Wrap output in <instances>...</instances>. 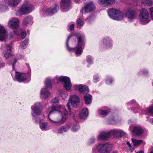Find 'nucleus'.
Returning a JSON list of instances; mask_svg holds the SVG:
<instances>
[{
	"label": "nucleus",
	"instance_id": "obj_1",
	"mask_svg": "<svg viewBox=\"0 0 153 153\" xmlns=\"http://www.w3.org/2000/svg\"><path fill=\"white\" fill-rule=\"evenodd\" d=\"M63 105H58L56 107H49L47 111L49 113L48 118L50 121L55 124L61 125L64 123L68 119V113Z\"/></svg>",
	"mask_w": 153,
	"mask_h": 153
},
{
	"label": "nucleus",
	"instance_id": "obj_2",
	"mask_svg": "<svg viewBox=\"0 0 153 153\" xmlns=\"http://www.w3.org/2000/svg\"><path fill=\"white\" fill-rule=\"evenodd\" d=\"M73 36L72 34L69 35L68 38L66 42V46L68 49L70 51H74L76 54H81L82 53L83 48L85 45V37L83 35H81L77 38L78 43L77 46L75 48H70L68 46V41L69 39Z\"/></svg>",
	"mask_w": 153,
	"mask_h": 153
},
{
	"label": "nucleus",
	"instance_id": "obj_3",
	"mask_svg": "<svg viewBox=\"0 0 153 153\" xmlns=\"http://www.w3.org/2000/svg\"><path fill=\"white\" fill-rule=\"evenodd\" d=\"M113 147V145L108 143H99L93 149V153L98 152L100 153H109Z\"/></svg>",
	"mask_w": 153,
	"mask_h": 153
},
{
	"label": "nucleus",
	"instance_id": "obj_4",
	"mask_svg": "<svg viewBox=\"0 0 153 153\" xmlns=\"http://www.w3.org/2000/svg\"><path fill=\"white\" fill-rule=\"evenodd\" d=\"M108 13L109 16L112 19L121 20L124 17V14L119 10H116L114 8L109 9Z\"/></svg>",
	"mask_w": 153,
	"mask_h": 153
},
{
	"label": "nucleus",
	"instance_id": "obj_5",
	"mask_svg": "<svg viewBox=\"0 0 153 153\" xmlns=\"http://www.w3.org/2000/svg\"><path fill=\"white\" fill-rule=\"evenodd\" d=\"M32 10V5L26 2L22 4L21 7L16 12V14L17 16L27 14L30 13Z\"/></svg>",
	"mask_w": 153,
	"mask_h": 153
},
{
	"label": "nucleus",
	"instance_id": "obj_6",
	"mask_svg": "<svg viewBox=\"0 0 153 153\" xmlns=\"http://www.w3.org/2000/svg\"><path fill=\"white\" fill-rule=\"evenodd\" d=\"M139 18L141 23L143 24L148 23L150 21L149 13L145 8H142L140 10Z\"/></svg>",
	"mask_w": 153,
	"mask_h": 153
},
{
	"label": "nucleus",
	"instance_id": "obj_7",
	"mask_svg": "<svg viewBox=\"0 0 153 153\" xmlns=\"http://www.w3.org/2000/svg\"><path fill=\"white\" fill-rule=\"evenodd\" d=\"M79 102V98L77 95L73 94L70 96L68 102L66 105V106L69 111L70 112L69 113V115H72V114L71 112V109L70 105V104H71L73 107H76Z\"/></svg>",
	"mask_w": 153,
	"mask_h": 153
},
{
	"label": "nucleus",
	"instance_id": "obj_8",
	"mask_svg": "<svg viewBox=\"0 0 153 153\" xmlns=\"http://www.w3.org/2000/svg\"><path fill=\"white\" fill-rule=\"evenodd\" d=\"M42 104V102H37L31 106V108L32 110V114L34 117L41 114L42 110L41 108Z\"/></svg>",
	"mask_w": 153,
	"mask_h": 153
},
{
	"label": "nucleus",
	"instance_id": "obj_9",
	"mask_svg": "<svg viewBox=\"0 0 153 153\" xmlns=\"http://www.w3.org/2000/svg\"><path fill=\"white\" fill-rule=\"evenodd\" d=\"M96 9L95 6L92 1L86 2L84 5L83 7L81 10V12L85 13L94 11Z\"/></svg>",
	"mask_w": 153,
	"mask_h": 153
},
{
	"label": "nucleus",
	"instance_id": "obj_10",
	"mask_svg": "<svg viewBox=\"0 0 153 153\" xmlns=\"http://www.w3.org/2000/svg\"><path fill=\"white\" fill-rule=\"evenodd\" d=\"M59 81L64 82V87L67 90H70L71 87L70 78L67 76H61L58 78Z\"/></svg>",
	"mask_w": 153,
	"mask_h": 153
},
{
	"label": "nucleus",
	"instance_id": "obj_11",
	"mask_svg": "<svg viewBox=\"0 0 153 153\" xmlns=\"http://www.w3.org/2000/svg\"><path fill=\"white\" fill-rule=\"evenodd\" d=\"M20 22L19 20L16 17H14L10 20L8 22V26L11 28L15 29H19L17 28Z\"/></svg>",
	"mask_w": 153,
	"mask_h": 153
},
{
	"label": "nucleus",
	"instance_id": "obj_12",
	"mask_svg": "<svg viewBox=\"0 0 153 153\" xmlns=\"http://www.w3.org/2000/svg\"><path fill=\"white\" fill-rule=\"evenodd\" d=\"M97 2L101 6L106 7L114 4L115 1V0H97Z\"/></svg>",
	"mask_w": 153,
	"mask_h": 153
},
{
	"label": "nucleus",
	"instance_id": "obj_13",
	"mask_svg": "<svg viewBox=\"0 0 153 153\" xmlns=\"http://www.w3.org/2000/svg\"><path fill=\"white\" fill-rule=\"evenodd\" d=\"M126 16L129 19L132 20L135 19L137 16V13L134 10L130 9L126 11Z\"/></svg>",
	"mask_w": 153,
	"mask_h": 153
},
{
	"label": "nucleus",
	"instance_id": "obj_14",
	"mask_svg": "<svg viewBox=\"0 0 153 153\" xmlns=\"http://www.w3.org/2000/svg\"><path fill=\"white\" fill-rule=\"evenodd\" d=\"M15 79L19 82L25 81L26 79V76L25 74L15 72Z\"/></svg>",
	"mask_w": 153,
	"mask_h": 153
},
{
	"label": "nucleus",
	"instance_id": "obj_15",
	"mask_svg": "<svg viewBox=\"0 0 153 153\" xmlns=\"http://www.w3.org/2000/svg\"><path fill=\"white\" fill-rule=\"evenodd\" d=\"M7 36V34L4 27L0 25V40H5Z\"/></svg>",
	"mask_w": 153,
	"mask_h": 153
},
{
	"label": "nucleus",
	"instance_id": "obj_16",
	"mask_svg": "<svg viewBox=\"0 0 153 153\" xmlns=\"http://www.w3.org/2000/svg\"><path fill=\"white\" fill-rule=\"evenodd\" d=\"M110 136L109 132L102 131L100 133L98 136V139L99 140H107Z\"/></svg>",
	"mask_w": 153,
	"mask_h": 153
},
{
	"label": "nucleus",
	"instance_id": "obj_17",
	"mask_svg": "<svg viewBox=\"0 0 153 153\" xmlns=\"http://www.w3.org/2000/svg\"><path fill=\"white\" fill-rule=\"evenodd\" d=\"M75 89L78 90L79 92L83 93H87L89 92L88 88L86 86H82L80 85L75 86Z\"/></svg>",
	"mask_w": 153,
	"mask_h": 153
},
{
	"label": "nucleus",
	"instance_id": "obj_18",
	"mask_svg": "<svg viewBox=\"0 0 153 153\" xmlns=\"http://www.w3.org/2000/svg\"><path fill=\"white\" fill-rule=\"evenodd\" d=\"M103 42L104 47L106 48H110L112 46V41L108 37L105 38L103 39Z\"/></svg>",
	"mask_w": 153,
	"mask_h": 153
},
{
	"label": "nucleus",
	"instance_id": "obj_19",
	"mask_svg": "<svg viewBox=\"0 0 153 153\" xmlns=\"http://www.w3.org/2000/svg\"><path fill=\"white\" fill-rule=\"evenodd\" d=\"M14 32L16 35L20 36L22 39H24L26 36L25 31L24 30H21L20 28L15 29Z\"/></svg>",
	"mask_w": 153,
	"mask_h": 153
},
{
	"label": "nucleus",
	"instance_id": "obj_20",
	"mask_svg": "<svg viewBox=\"0 0 153 153\" xmlns=\"http://www.w3.org/2000/svg\"><path fill=\"white\" fill-rule=\"evenodd\" d=\"M50 95V92L45 88H43L40 91V97L42 98L47 99L49 97Z\"/></svg>",
	"mask_w": 153,
	"mask_h": 153
},
{
	"label": "nucleus",
	"instance_id": "obj_21",
	"mask_svg": "<svg viewBox=\"0 0 153 153\" xmlns=\"http://www.w3.org/2000/svg\"><path fill=\"white\" fill-rule=\"evenodd\" d=\"M88 111L87 108L82 109L79 112V116L81 119H85L87 117Z\"/></svg>",
	"mask_w": 153,
	"mask_h": 153
},
{
	"label": "nucleus",
	"instance_id": "obj_22",
	"mask_svg": "<svg viewBox=\"0 0 153 153\" xmlns=\"http://www.w3.org/2000/svg\"><path fill=\"white\" fill-rule=\"evenodd\" d=\"M70 127L71 124L70 123L66 124L59 128L57 132L59 134L64 133L68 130Z\"/></svg>",
	"mask_w": 153,
	"mask_h": 153
},
{
	"label": "nucleus",
	"instance_id": "obj_23",
	"mask_svg": "<svg viewBox=\"0 0 153 153\" xmlns=\"http://www.w3.org/2000/svg\"><path fill=\"white\" fill-rule=\"evenodd\" d=\"M71 4L70 0H62L61 6L63 9H67Z\"/></svg>",
	"mask_w": 153,
	"mask_h": 153
},
{
	"label": "nucleus",
	"instance_id": "obj_24",
	"mask_svg": "<svg viewBox=\"0 0 153 153\" xmlns=\"http://www.w3.org/2000/svg\"><path fill=\"white\" fill-rule=\"evenodd\" d=\"M143 131L140 127H135L134 128L132 133L136 136H139L142 134Z\"/></svg>",
	"mask_w": 153,
	"mask_h": 153
},
{
	"label": "nucleus",
	"instance_id": "obj_25",
	"mask_svg": "<svg viewBox=\"0 0 153 153\" xmlns=\"http://www.w3.org/2000/svg\"><path fill=\"white\" fill-rule=\"evenodd\" d=\"M58 9V6L56 5H54L51 8L47 9L46 12L49 15H52L56 13Z\"/></svg>",
	"mask_w": 153,
	"mask_h": 153
},
{
	"label": "nucleus",
	"instance_id": "obj_26",
	"mask_svg": "<svg viewBox=\"0 0 153 153\" xmlns=\"http://www.w3.org/2000/svg\"><path fill=\"white\" fill-rule=\"evenodd\" d=\"M131 141L134 146L137 147L141 144L144 145L145 143L141 140H137L134 138H131Z\"/></svg>",
	"mask_w": 153,
	"mask_h": 153
},
{
	"label": "nucleus",
	"instance_id": "obj_27",
	"mask_svg": "<svg viewBox=\"0 0 153 153\" xmlns=\"http://www.w3.org/2000/svg\"><path fill=\"white\" fill-rule=\"evenodd\" d=\"M21 0H8V5L12 7L17 6Z\"/></svg>",
	"mask_w": 153,
	"mask_h": 153
},
{
	"label": "nucleus",
	"instance_id": "obj_28",
	"mask_svg": "<svg viewBox=\"0 0 153 153\" xmlns=\"http://www.w3.org/2000/svg\"><path fill=\"white\" fill-rule=\"evenodd\" d=\"M32 18L31 17H27L23 19L22 23L23 25L27 26L28 24L32 23Z\"/></svg>",
	"mask_w": 153,
	"mask_h": 153
},
{
	"label": "nucleus",
	"instance_id": "obj_29",
	"mask_svg": "<svg viewBox=\"0 0 153 153\" xmlns=\"http://www.w3.org/2000/svg\"><path fill=\"white\" fill-rule=\"evenodd\" d=\"M6 46L7 50L4 53V56L5 58L7 59L11 55V47L9 45H7Z\"/></svg>",
	"mask_w": 153,
	"mask_h": 153
},
{
	"label": "nucleus",
	"instance_id": "obj_30",
	"mask_svg": "<svg viewBox=\"0 0 153 153\" xmlns=\"http://www.w3.org/2000/svg\"><path fill=\"white\" fill-rule=\"evenodd\" d=\"M85 103L87 104H89L91 102L92 97L91 95L88 94L84 97Z\"/></svg>",
	"mask_w": 153,
	"mask_h": 153
},
{
	"label": "nucleus",
	"instance_id": "obj_31",
	"mask_svg": "<svg viewBox=\"0 0 153 153\" xmlns=\"http://www.w3.org/2000/svg\"><path fill=\"white\" fill-rule=\"evenodd\" d=\"M119 129H114L110 131L109 133L111 136H113L114 137H117L119 136Z\"/></svg>",
	"mask_w": 153,
	"mask_h": 153
},
{
	"label": "nucleus",
	"instance_id": "obj_32",
	"mask_svg": "<svg viewBox=\"0 0 153 153\" xmlns=\"http://www.w3.org/2000/svg\"><path fill=\"white\" fill-rule=\"evenodd\" d=\"M142 3L147 6H150L153 4V1L152 0H143Z\"/></svg>",
	"mask_w": 153,
	"mask_h": 153
},
{
	"label": "nucleus",
	"instance_id": "obj_33",
	"mask_svg": "<svg viewBox=\"0 0 153 153\" xmlns=\"http://www.w3.org/2000/svg\"><path fill=\"white\" fill-rule=\"evenodd\" d=\"M45 86L47 88L51 87V80L49 78H47L45 82Z\"/></svg>",
	"mask_w": 153,
	"mask_h": 153
},
{
	"label": "nucleus",
	"instance_id": "obj_34",
	"mask_svg": "<svg viewBox=\"0 0 153 153\" xmlns=\"http://www.w3.org/2000/svg\"><path fill=\"white\" fill-rule=\"evenodd\" d=\"M48 123L45 122L41 123L40 125V127L41 130H45L47 128Z\"/></svg>",
	"mask_w": 153,
	"mask_h": 153
},
{
	"label": "nucleus",
	"instance_id": "obj_35",
	"mask_svg": "<svg viewBox=\"0 0 153 153\" xmlns=\"http://www.w3.org/2000/svg\"><path fill=\"white\" fill-rule=\"evenodd\" d=\"M29 42V40L27 39H25L24 41L22 46V48L23 49H24L26 48L27 45Z\"/></svg>",
	"mask_w": 153,
	"mask_h": 153
},
{
	"label": "nucleus",
	"instance_id": "obj_36",
	"mask_svg": "<svg viewBox=\"0 0 153 153\" xmlns=\"http://www.w3.org/2000/svg\"><path fill=\"white\" fill-rule=\"evenodd\" d=\"M149 114L153 115V105L146 110V114Z\"/></svg>",
	"mask_w": 153,
	"mask_h": 153
},
{
	"label": "nucleus",
	"instance_id": "obj_37",
	"mask_svg": "<svg viewBox=\"0 0 153 153\" xmlns=\"http://www.w3.org/2000/svg\"><path fill=\"white\" fill-rule=\"evenodd\" d=\"M76 23L79 26H82L84 24L83 20L82 19H79L76 21Z\"/></svg>",
	"mask_w": 153,
	"mask_h": 153
},
{
	"label": "nucleus",
	"instance_id": "obj_38",
	"mask_svg": "<svg viewBox=\"0 0 153 153\" xmlns=\"http://www.w3.org/2000/svg\"><path fill=\"white\" fill-rule=\"evenodd\" d=\"M51 102L53 105L54 104H56L59 102V98L58 97H56L53 99L51 100Z\"/></svg>",
	"mask_w": 153,
	"mask_h": 153
},
{
	"label": "nucleus",
	"instance_id": "obj_39",
	"mask_svg": "<svg viewBox=\"0 0 153 153\" xmlns=\"http://www.w3.org/2000/svg\"><path fill=\"white\" fill-rule=\"evenodd\" d=\"M98 113L100 115H106L108 114V112L106 110H102L100 109L98 110Z\"/></svg>",
	"mask_w": 153,
	"mask_h": 153
},
{
	"label": "nucleus",
	"instance_id": "obj_40",
	"mask_svg": "<svg viewBox=\"0 0 153 153\" xmlns=\"http://www.w3.org/2000/svg\"><path fill=\"white\" fill-rule=\"evenodd\" d=\"M7 8V7L6 6H4L2 4H0V11H5Z\"/></svg>",
	"mask_w": 153,
	"mask_h": 153
},
{
	"label": "nucleus",
	"instance_id": "obj_41",
	"mask_svg": "<svg viewBox=\"0 0 153 153\" xmlns=\"http://www.w3.org/2000/svg\"><path fill=\"white\" fill-rule=\"evenodd\" d=\"M79 126L77 125H76L74 126L72 129V131L74 132L76 131L79 128Z\"/></svg>",
	"mask_w": 153,
	"mask_h": 153
},
{
	"label": "nucleus",
	"instance_id": "obj_42",
	"mask_svg": "<svg viewBox=\"0 0 153 153\" xmlns=\"http://www.w3.org/2000/svg\"><path fill=\"white\" fill-rule=\"evenodd\" d=\"M87 61L89 64H92L93 63L92 59L90 56H87Z\"/></svg>",
	"mask_w": 153,
	"mask_h": 153
},
{
	"label": "nucleus",
	"instance_id": "obj_43",
	"mask_svg": "<svg viewBox=\"0 0 153 153\" xmlns=\"http://www.w3.org/2000/svg\"><path fill=\"white\" fill-rule=\"evenodd\" d=\"M93 79L94 82H97L99 81V77L95 75L93 76Z\"/></svg>",
	"mask_w": 153,
	"mask_h": 153
},
{
	"label": "nucleus",
	"instance_id": "obj_44",
	"mask_svg": "<svg viewBox=\"0 0 153 153\" xmlns=\"http://www.w3.org/2000/svg\"><path fill=\"white\" fill-rule=\"evenodd\" d=\"M113 80L111 78H108L106 81V83L108 84H111Z\"/></svg>",
	"mask_w": 153,
	"mask_h": 153
},
{
	"label": "nucleus",
	"instance_id": "obj_45",
	"mask_svg": "<svg viewBox=\"0 0 153 153\" xmlns=\"http://www.w3.org/2000/svg\"><path fill=\"white\" fill-rule=\"evenodd\" d=\"M125 134V133L122 130L119 129V136L122 137L124 136Z\"/></svg>",
	"mask_w": 153,
	"mask_h": 153
},
{
	"label": "nucleus",
	"instance_id": "obj_46",
	"mask_svg": "<svg viewBox=\"0 0 153 153\" xmlns=\"http://www.w3.org/2000/svg\"><path fill=\"white\" fill-rule=\"evenodd\" d=\"M149 10L151 17L153 20V7H151L149 9Z\"/></svg>",
	"mask_w": 153,
	"mask_h": 153
},
{
	"label": "nucleus",
	"instance_id": "obj_47",
	"mask_svg": "<svg viewBox=\"0 0 153 153\" xmlns=\"http://www.w3.org/2000/svg\"><path fill=\"white\" fill-rule=\"evenodd\" d=\"M95 138L94 137H92L90 140L89 143L90 144L93 143L95 141Z\"/></svg>",
	"mask_w": 153,
	"mask_h": 153
},
{
	"label": "nucleus",
	"instance_id": "obj_48",
	"mask_svg": "<svg viewBox=\"0 0 153 153\" xmlns=\"http://www.w3.org/2000/svg\"><path fill=\"white\" fill-rule=\"evenodd\" d=\"M93 17L92 16H90L86 20L88 22H90L93 19Z\"/></svg>",
	"mask_w": 153,
	"mask_h": 153
},
{
	"label": "nucleus",
	"instance_id": "obj_49",
	"mask_svg": "<svg viewBox=\"0 0 153 153\" xmlns=\"http://www.w3.org/2000/svg\"><path fill=\"white\" fill-rule=\"evenodd\" d=\"M74 25L73 24H71L69 27L70 30H74Z\"/></svg>",
	"mask_w": 153,
	"mask_h": 153
},
{
	"label": "nucleus",
	"instance_id": "obj_50",
	"mask_svg": "<svg viewBox=\"0 0 153 153\" xmlns=\"http://www.w3.org/2000/svg\"><path fill=\"white\" fill-rule=\"evenodd\" d=\"M13 33H10L9 35L8 36V37L9 39H11L13 38Z\"/></svg>",
	"mask_w": 153,
	"mask_h": 153
},
{
	"label": "nucleus",
	"instance_id": "obj_51",
	"mask_svg": "<svg viewBox=\"0 0 153 153\" xmlns=\"http://www.w3.org/2000/svg\"><path fill=\"white\" fill-rule=\"evenodd\" d=\"M126 144L130 148H132V146H131V144H130V143H129V142H126Z\"/></svg>",
	"mask_w": 153,
	"mask_h": 153
},
{
	"label": "nucleus",
	"instance_id": "obj_52",
	"mask_svg": "<svg viewBox=\"0 0 153 153\" xmlns=\"http://www.w3.org/2000/svg\"><path fill=\"white\" fill-rule=\"evenodd\" d=\"M135 102V101L134 100H132L130 102H128L127 104L128 105H130L132 103H134Z\"/></svg>",
	"mask_w": 153,
	"mask_h": 153
},
{
	"label": "nucleus",
	"instance_id": "obj_53",
	"mask_svg": "<svg viewBox=\"0 0 153 153\" xmlns=\"http://www.w3.org/2000/svg\"><path fill=\"white\" fill-rule=\"evenodd\" d=\"M17 62V60H16V59H14V60H13V63H12V65L13 66V67L14 66V64L16 63Z\"/></svg>",
	"mask_w": 153,
	"mask_h": 153
},
{
	"label": "nucleus",
	"instance_id": "obj_54",
	"mask_svg": "<svg viewBox=\"0 0 153 153\" xmlns=\"http://www.w3.org/2000/svg\"><path fill=\"white\" fill-rule=\"evenodd\" d=\"M137 153H144V152L143 151L141 150L140 151L137 152Z\"/></svg>",
	"mask_w": 153,
	"mask_h": 153
},
{
	"label": "nucleus",
	"instance_id": "obj_55",
	"mask_svg": "<svg viewBox=\"0 0 153 153\" xmlns=\"http://www.w3.org/2000/svg\"><path fill=\"white\" fill-rule=\"evenodd\" d=\"M4 66V65L3 64L0 62V68H1V67Z\"/></svg>",
	"mask_w": 153,
	"mask_h": 153
},
{
	"label": "nucleus",
	"instance_id": "obj_56",
	"mask_svg": "<svg viewBox=\"0 0 153 153\" xmlns=\"http://www.w3.org/2000/svg\"><path fill=\"white\" fill-rule=\"evenodd\" d=\"M81 0H75V1L76 2H79L81 1Z\"/></svg>",
	"mask_w": 153,
	"mask_h": 153
},
{
	"label": "nucleus",
	"instance_id": "obj_57",
	"mask_svg": "<svg viewBox=\"0 0 153 153\" xmlns=\"http://www.w3.org/2000/svg\"><path fill=\"white\" fill-rule=\"evenodd\" d=\"M67 96V95L66 94H65V97H66Z\"/></svg>",
	"mask_w": 153,
	"mask_h": 153
},
{
	"label": "nucleus",
	"instance_id": "obj_58",
	"mask_svg": "<svg viewBox=\"0 0 153 153\" xmlns=\"http://www.w3.org/2000/svg\"><path fill=\"white\" fill-rule=\"evenodd\" d=\"M150 153H153V150H152L151 152H150Z\"/></svg>",
	"mask_w": 153,
	"mask_h": 153
},
{
	"label": "nucleus",
	"instance_id": "obj_59",
	"mask_svg": "<svg viewBox=\"0 0 153 153\" xmlns=\"http://www.w3.org/2000/svg\"><path fill=\"white\" fill-rule=\"evenodd\" d=\"M113 153H117V152L116 151H114V152Z\"/></svg>",
	"mask_w": 153,
	"mask_h": 153
},
{
	"label": "nucleus",
	"instance_id": "obj_60",
	"mask_svg": "<svg viewBox=\"0 0 153 153\" xmlns=\"http://www.w3.org/2000/svg\"><path fill=\"white\" fill-rule=\"evenodd\" d=\"M134 150V149H132L131 150V151H132L133 150Z\"/></svg>",
	"mask_w": 153,
	"mask_h": 153
},
{
	"label": "nucleus",
	"instance_id": "obj_61",
	"mask_svg": "<svg viewBox=\"0 0 153 153\" xmlns=\"http://www.w3.org/2000/svg\"><path fill=\"white\" fill-rule=\"evenodd\" d=\"M152 123H153V120H152Z\"/></svg>",
	"mask_w": 153,
	"mask_h": 153
},
{
	"label": "nucleus",
	"instance_id": "obj_62",
	"mask_svg": "<svg viewBox=\"0 0 153 153\" xmlns=\"http://www.w3.org/2000/svg\"><path fill=\"white\" fill-rule=\"evenodd\" d=\"M147 72V71H146V73Z\"/></svg>",
	"mask_w": 153,
	"mask_h": 153
},
{
	"label": "nucleus",
	"instance_id": "obj_63",
	"mask_svg": "<svg viewBox=\"0 0 153 153\" xmlns=\"http://www.w3.org/2000/svg\"><path fill=\"white\" fill-rule=\"evenodd\" d=\"M152 85H153V83H152Z\"/></svg>",
	"mask_w": 153,
	"mask_h": 153
}]
</instances>
